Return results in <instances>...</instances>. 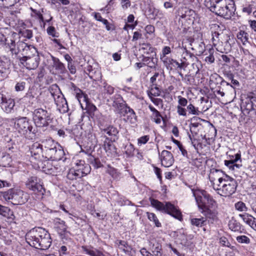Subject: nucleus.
Returning a JSON list of instances; mask_svg holds the SVG:
<instances>
[{"label":"nucleus","mask_w":256,"mask_h":256,"mask_svg":"<svg viewBox=\"0 0 256 256\" xmlns=\"http://www.w3.org/2000/svg\"><path fill=\"white\" fill-rule=\"evenodd\" d=\"M202 196L193 192L199 211L205 216V218H192L190 220L191 224L197 227L204 226L206 222L213 224L216 222L218 218V204L206 192H201Z\"/></svg>","instance_id":"obj_1"},{"label":"nucleus","mask_w":256,"mask_h":256,"mask_svg":"<svg viewBox=\"0 0 256 256\" xmlns=\"http://www.w3.org/2000/svg\"><path fill=\"white\" fill-rule=\"evenodd\" d=\"M28 244L36 248L46 250L51 244L52 240L50 234L42 228H36L28 232L26 236Z\"/></svg>","instance_id":"obj_2"},{"label":"nucleus","mask_w":256,"mask_h":256,"mask_svg":"<svg viewBox=\"0 0 256 256\" xmlns=\"http://www.w3.org/2000/svg\"><path fill=\"white\" fill-rule=\"evenodd\" d=\"M206 6L210 11L227 20L234 16L236 10L232 0H211Z\"/></svg>","instance_id":"obj_3"},{"label":"nucleus","mask_w":256,"mask_h":256,"mask_svg":"<svg viewBox=\"0 0 256 256\" xmlns=\"http://www.w3.org/2000/svg\"><path fill=\"white\" fill-rule=\"evenodd\" d=\"M60 146V144L55 142L52 139L48 138L42 140V144L35 142L30 148V152L32 154L31 161L33 160H41L42 158V154L43 152H47L56 146Z\"/></svg>","instance_id":"obj_4"},{"label":"nucleus","mask_w":256,"mask_h":256,"mask_svg":"<svg viewBox=\"0 0 256 256\" xmlns=\"http://www.w3.org/2000/svg\"><path fill=\"white\" fill-rule=\"evenodd\" d=\"M151 205L158 210L167 213L178 220L182 219L180 212L170 202L164 204L154 198L150 199Z\"/></svg>","instance_id":"obj_5"},{"label":"nucleus","mask_w":256,"mask_h":256,"mask_svg":"<svg viewBox=\"0 0 256 256\" xmlns=\"http://www.w3.org/2000/svg\"><path fill=\"white\" fill-rule=\"evenodd\" d=\"M2 196L6 200L10 201L14 204H22L26 202L28 198V194L20 189H10L2 193Z\"/></svg>","instance_id":"obj_6"},{"label":"nucleus","mask_w":256,"mask_h":256,"mask_svg":"<svg viewBox=\"0 0 256 256\" xmlns=\"http://www.w3.org/2000/svg\"><path fill=\"white\" fill-rule=\"evenodd\" d=\"M225 179L216 188L218 194L224 196H228L234 194L238 186L236 180L233 178L225 176Z\"/></svg>","instance_id":"obj_7"},{"label":"nucleus","mask_w":256,"mask_h":256,"mask_svg":"<svg viewBox=\"0 0 256 256\" xmlns=\"http://www.w3.org/2000/svg\"><path fill=\"white\" fill-rule=\"evenodd\" d=\"M230 40V38L226 30L217 34L214 38H212L213 45L218 51L222 53H227L230 51L231 46L229 42Z\"/></svg>","instance_id":"obj_8"},{"label":"nucleus","mask_w":256,"mask_h":256,"mask_svg":"<svg viewBox=\"0 0 256 256\" xmlns=\"http://www.w3.org/2000/svg\"><path fill=\"white\" fill-rule=\"evenodd\" d=\"M32 119L38 127H46L52 121L51 114L46 110L38 108L34 110L32 112Z\"/></svg>","instance_id":"obj_9"},{"label":"nucleus","mask_w":256,"mask_h":256,"mask_svg":"<svg viewBox=\"0 0 256 256\" xmlns=\"http://www.w3.org/2000/svg\"><path fill=\"white\" fill-rule=\"evenodd\" d=\"M10 124L20 134L23 135L30 133L33 128L26 117L12 119L10 121Z\"/></svg>","instance_id":"obj_10"},{"label":"nucleus","mask_w":256,"mask_h":256,"mask_svg":"<svg viewBox=\"0 0 256 256\" xmlns=\"http://www.w3.org/2000/svg\"><path fill=\"white\" fill-rule=\"evenodd\" d=\"M13 49L14 52H11L12 54L16 55L21 52L23 56H31L38 54L37 49L34 46L22 41H18L16 44L15 42Z\"/></svg>","instance_id":"obj_11"},{"label":"nucleus","mask_w":256,"mask_h":256,"mask_svg":"<svg viewBox=\"0 0 256 256\" xmlns=\"http://www.w3.org/2000/svg\"><path fill=\"white\" fill-rule=\"evenodd\" d=\"M42 158L47 160H60L64 156V152L62 150L61 146H56L55 148H53L50 150H48L47 152H43L42 154Z\"/></svg>","instance_id":"obj_12"},{"label":"nucleus","mask_w":256,"mask_h":256,"mask_svg":"<svg viewBox=\"0 0 256 256\" xmlns=\"http://www.w3.org/2000/svg\"><path fill=\"white\" fill-rule=\"evenodd\" d=\"M40 56L38 54L31 56H22L20 58V62L23 66L28 70H34L38 66Z\"/></svg>","instance_id":"obj_13"},{"label":"nucleus","mask_w":256,"mask_h":256,"mask_svg":"<svg viewBox=\"0 0 256 256\" xmlns=\"http://www.w3.org/2000/svg\"><path fill=\"white\" fill-rule=\"evenodd\" d=\"M43 159L38 160V168H42L44 172L48 174L56 175L60 171V168L56 164H54L52 162L47 160H44Z\"/></svg>","instance_id":"obj_14"},{"label":"nucleus","mask_w":256,"mask_h":256,"mask_svg":"<svg viewBox=\"0 0 256 256\" xmlns=\"http://www.w3.org/2000/svg\"><path fill=\"white\" fill-rule=\"evenodd\" d=\"M26 185L29 190L39 192L41 194H44L45 192L40 180L36 176L28 178L26 182Z\"/></svg>","instance_id":"obj_15"},{"label":"nucleus","mask_w":256,"mask_h":256,"mask_svg":"<svg viewBox=\"0 0 256 256\" xmlns=\"http://www.w3.org/2000/svg\"><path fill=\"white\" fill-rule=\"evenodd\" d=\"M226 175L221 170L212 169L210 170L208 178L214 189L220 186V184L225 179Z\"/></svg>","instance_id":"obj_16"},{"label":"nucleus","mask_w":256,"mask_h":256,"mask_svg":"<svg viewBox=\"0 0 256 256\" xmlns=\"http://www.w3.org/2000/svg\"><path fill=\"white\" fill-rule=\"evenodd\" d=\"M51 94L59 110L62 113L68 112V103L63 94L59 90L51 93Z\"/></svg>","instance_id":"obj_17"},{"label":"nucleus","mask_w":256,"mask_h":256,"mask_svg":"<svg viewBox=\"0 0 256 256\" xmlns=\"http://www.w3.org/2000/svg\"><path fill=\"white\" fill-rule=\"evenodd\" d=\"M119 112L123 114L124 120L131 124H134L136 122V116L134 110L128 106L124 104L120 105Z\"/></svg>","instance_id":"obj_18"},{"label":"nucleus","mask_w":256,"mask_h":256,"mask_svg":"<svg viewBox=\"0 0 256 256\" xmlns=\"http://www.w3.org/2000/svg\"><path fill=\"white\" fill-rule=\"evenodd\" d=\"M14 106L15 102L14 99L7 98L0 92V106L4 112L7 113L10 112Z\"/></svg>","instance_id":"obj_19"},{"label":"nucleus","mask_w":256,"mask_h":256,"mask_svg":"<svg viewBox=\"0 0 256 256\" xmlns=\"http://www.w3.org/2000/svg\"><path fill=\"white\" fill-rule=\"evenodd\" d=\"M16 42L12 36L6 37L3 34L0 32V44L5 46L6 48H8L10 51L14 52L13 46Z\"/></svg>","instance_id":"obj_20"},{"label":"nucleus","mask_w":256,"mask_h":256,"mask_svg":"<svg viewBox=\"0 0 256 256\" xmlns=\"http://www.w3.org/2000/svg\"><path fill=\"white\" fill-rule=\"evenodd\" d=\"M162 164L165 167L171 166L174 162L172 154L170 152L164 150L160 155Z\"/></svg>","instance_id":"obj_21"},{"label":"nucleus","mask_w":256,"mask_h":256,"mask_svg":"<svg viewBox=\"0 0 256 256\" xmlns=\"http://www.w3.org/2000/svg\"><path fill=\"white\" fill-rule=\"evenodd\" d=\"M164 65L168 70H172L173 68H179L182 69L184 68V62H178L175 60L168 58L162 61Z\"/></svg>","instance_id":"obj_22"},{"label":"nucleus","mask_w":256,"mask_h":256,"mask_svg":"<svg viewBox=\"0 0 256 256\" xmlns=\"http://www.w3.org/2000/svg\"><path fill=\"white\" fill-rule=\"evenodd\" d=\"M239 216L241 218L243 222L252 229L256 231V218L252 215L245 212L244 214H240Z\"/></svg>","instance_id":"obj_23"},{"label":"nucleus","mask_w":256,"mask_h":256,"mask_svg":"<svg viewBox=\"0 0 256 256\" xmlns=\"http://www.w3.org/2000/svg\"><path fill=\"white\" fill-rule=\"evenodd\" d=\"M76 166L74 168L78 172H82V177L88 174L90 172V166L88 164H85L84 160H77L75 163Z\"/></svg>","instance_id":"obj_24"},{"label":"nucleus","mask_w":256,"mask_h":256,"mask_svg":"<svg viewBox=\"0 0 256 256\" xmlns=\"http://www.w3.org/2000/svg\"><path fill=\"white\" fill-rule=\"evenodd\" d=\"M108 138L104 142V148L108 156L116 157L118 155L116 148L112 142L107 141Z\"/></svg>","instance_id":"obj_25"},{"label":"nucleus","mask_w":256,"mask_h":256,"mask_svg":"<svg viewBox=\"0 0 256 256\" xmlns=\"http://www.w3.org/2000/svg\"><path fill=\"white\" fill-rule=\"evenodd\" d=\"M237 38L239 42L246 48H248L251 46V44L249 41V34L245 31L240 30L237 34Z\"/></svg>","instance_id":"obj_26"},{"label":"nucleus","mask_w":256,"mask_h":256,"mask_svg":"<svg viewBox=\"0 0 256 256\" xmlns=\"http://www.w3.org/2000/svg\"><path fill=\"white\" fill-rule=\"evenodd\" d=\"M82 248L86 254L90 256H104L102 252L92 246H83Z\"/></svg>","instance_id":"obj_27"},{"label":"nucleus","mask_w":256,"mask_h":256,"mask_svg":"<svg viewBox=\"0 0 256 256\" xmlns=\"http://www.w3.org/2000/svg\"><path fill=\"white\" fill-rule=\"evenodd\" d=\"M210 30L212 32V38H214L217 34L224 32L225 26L221 24H212L210 25Z\"/></svg>","instance_id":"obj_28"},{"label":"nucleus","mask_w":256,"mask_h":256,"mask_svg":"<svg viewBox=\"0 0 256 256\" xmlns=\"http://www.w3.org/2000/svg\"><path fill=\"white\" fill-rule=\"evenodd\" d=\"M240 158V154H235V158L233 160H224V164L226 166L232 170H234V167L239 168L240 166L238 164H235L238 160Z\"/></svg>","instance_id":"obj_29"},{"label":"nucleus","mask_w":256,"mask_h":256,"mask_svg":"<svg viewBox=\"0 0 256 256\" xmlns=\"http://www.w3.org/2000/svg\"><path fill=\"white\" fill-rule=\"evenodd\" d=\"M193 46L192 49L196 51L198 55L202 54L205 50V44L202 42H195Z\"/></svg>","instance_id":"obj_30"},{"label":"nucleus","mask_w":256,"mask_h":256,"mask_svg":"<svg viewBox=\"0 0 256 256\" xmlns=\"http://www.w3.org/2000/svg\"><path fill=\"white\" fill-rule=\"evenodd\" d=\"M55 224L58 233L61 236L67 232V226H66L64 221L58 219V221L56 222Z\"/></svg>","instance_id":"obj_31"},{"label":"nucleus","mask_w":256,"mask_h":256,"mask_svg":"<svg viewBox=\"0 0 256 256\" xmlns=\"http://www.w3.org/2000/svg\"><path fill=\"white\" fill-rule=\"evenodd\" d=\"M148 108L152 113V117L153 118L154 121L158 124H160L162 118V116L160 112L151 105H149Z\"/></svg>","instance_id":"obj_32"},{"label":"nucleus","mask_w":256,"mask_h":256,"mask_svg":"<svg viewBox=\"0 0 256 256\" xmlns=\"http://www.w3.org/2000/svg\"><path fill=\"white\" fill-rule=\"evenodd\" d=\"M102 134H107L110 137L116 136L118 133L117 128L112 126H110L106 128L101 130Z\"/></svg>","instance_id":"obj_33"},{"label":"nucleus","mask_w":256,"mask_h":256,"mask_svg":"<svg viewBox=\"0 0 256 256\" xmlns=\"http://www.w3.org/2000/svg\"><path fill=\"white\" fill-rule=\"evenodd\" d=\"M82 172H78V170H76L74 168L69 170L67 174V178L70 180H76L78 178H80L82 177Z\"/></svg>","instance_id":"obj_34"},{"label":"nucleus","mask_w":256,"mask_h":256,"mask_svg":"<svg viewBox=\"0 0 256 256\" xmlns=\"http://www.w3.org/2000/svg\"><path fill=\"white\" fill-rule=\"evenodd\" d=\"M102 82V84L100 86V88L102 92L108 94H112L114 93V88L112 86L108 84L106 82Z\"/></svg>","instance_id":"obj_35"},{"label":"nucleus","mask_w":256,"mask_h":256,"mask_svg":"<svg viewBox=\"0 0 256 256\" xmlns=\"http://www.w3.org/2000/svg\"><path fill=\"white\" fill-rule=\"evenodd\" d=\"M52 60L54 61V67L55 68L56 70H58L60 73H64L65 70L64 64L58 58L53 57Z\"/></svg>","instance_id":"obj_36"},{"label":"nucleus","mask_w":256,"mask_h":256,"mask_svg":"<svg viewBox=\"0 0 256 256\" xmlns=\"http://www.w3.org/2000/svg\"><path fill=\"white\" fill-rule=\"evenodd\" d=\"M20 0H0V6L4 8H8L14 6Z\"/></svg>","instance_id":"obj_37"},{"label":"nucleus","mask_w":256,"mask_h":256,"mask_svg":"<svg viewBox=\"0 0 256 256\" xmlns=\"http://www.w3.org/2000/svg\"><path fill=\"white\" fill-rule=\"evenodd\" d=\"M146 216H148V219L150 221L154 222L156 226H161L162 225L160 222H159L158 218H157L156 216L154 213L147 212Z\"/></svg>","instance_id":"obj_38"},{"label":"nucleus","mask_w":256,"mask_h":256,"mask_svg":"<svg viewBox=\"0 0 256 256\" xmlns=\"http://www.w3.org/2000/svg\"><path fill=\"white\" fill-rule=\"evenodd\" d=\"M74 90L76 92V98L78 99V100L80 104H82L81 102L82 100L84 101V102L86 100V96L83 94L82 91L79 88H75Z\"/></svg>","instance_id":"obj_39"},{"label":"nucleus","mask_w":256,"mask_h":256,"mask_svg":"<svg viewBox=\"0 0 256 256\" xmlns=\"http://www.w3.org/2000/svg\"><path fill=\"white\" fill-rule=\"evenodd\" d=\"M171 52V48L170 46H164L162 51V54H160V59L162 61L168 58L166 55Z\"/></svg>","instance_id":"obj_40"},{"label":"nucleus","mask_w":256,"mask_h":256,"mask_svg":"<svg viewBox=\"0 0 256 256\" xmlns=\"http://www.w3.org/2000/svg\"><path fill=\"white\" fill-rule=\"evenodd\" d=\"M228 227L230 230L234 232L238 231L240 229V224L234 220H232L229 222Z\"/></svg>","instance_id":"obj_41"},{"label":"nucleus","mask_w":256,"mask_h":256,"mask_svg":"<svg viewBox=\"0 0 256 256\" xmlns=\"http://www.w3.org/2000/svg\"><path fill=\"white\" fill-rule=\"evenodd\" d=\"M134 146L132 144H128L126 145L124 147V152L128 156L130 157L134 155Z\"/></svg>","instance_id":"obj_42"},{"label":"nucleus","mask_w":256,"mask_h":256,"mask_svg":"<svg viewBox=\"0 0 256 256\" xmlns=\"http://www.w3.org/2000/svg\"><path fill=\"white\" fill-rule=\"evenodd\" d=\"M235 208L240 212H246L248 208L246 206L245 204L241 201L238 202L235 204Z\"/></svg>","instance_id":"obj_43"},{"label":"nucleus","mask_w":256,"mask_h":256,"mask_svg":"<svg viewBox=\"0 0 256 256\" xmlns=\"http://www.w3.org/2000/svg\"><path fill=\"white\" fill-rule=\"evenodd\" d=\"M200 126L198 122H192L190 123V131L194 136V135H196L198 133V128Z\"/></svg>","instance_id":"obj_44"},{"label":"nucleus","mask_w":256,"mask_h":256,"mask_svg":"<svg viewBox=\"0 0 256 256\" xmlns=\"http://www.w3.org/2000/svg\"><path fill=\"white\" fill-rule=\"evenodd\" d=\"M187 109L188 110L190 114L194 115H199L201 114V112L198 110V108H196L191 104L188 106Z\"/></svg>","instance_id":"obj_45"},{"label":"nucleus","mask_w":256,"mask_h":256,"mask_svg":"<svg viewBox=\"0 0 256 256\" xmlns=\"http://www.w3.org/2000/svg\"><path fill=\"white\" fill-rule=\"evenodd\" d=\"M246 106L244 110L247 114H249L250 111L254 110V104L250 100H248V102H246Z\"/></svg>","instance_id":"obj_46"},{"label":"nucleus","mask_w":256,"mask_h":256,"mask_svg":"<svg viewBox=\"0 0 256 256\" xmlns=\"http://www.w3.org/2000/svg\"><path fill=\"white\" fill-rule=\"evenodd\" d=\"M36 96L32 90H29L24 96L25 100H28L29 102H33V100L35 99Z\"/></svg>","instance_id":"obj_47"},{"label":"nucleus","mask_w":256,"mask_h":256,"mask_svg":"<svg viewBox=\"0 0 256 256\" xmlns=\"http://www.w3.org/2000/svg\"><path fill=\"white\" fill-rule=\"evenodd\" d=\"M237 241L240 243L249 244L250 238L246 236H240L236 237Z\"/></svg>","instance_id":"obj_48"},{"label":"nucleus","mask_w":256,"mask_h":256,"mask_svg":"<svg viewBox=\"0 0 256 256\" xmlns=\"http://www.w3.org/2000/svg\"><path fill=\"white\" fill-rule=\"evenodd\" d=\"M150 136H142L138 140V145H142L146 144L149 140Z\"/></svg>","instance_id":"obj_49"},{"label":"nucleus","mask_w":256,"mask_h":256,"mask_svg":"<svg viewBox=\"0 0 256 256\" xmlns=\"http://www.w3.org/2000/svg\"><path fill=\"white\" fill-rule=\"evenodd\" d=\"M6 68V63L0 58V77L3 78L4 70Z\"/></svg>","instance_id":"obj_50"},{"label":"nucleus","mask_w":256,"mask_h":256,"mask_svg":"<svg viewBox=\"0 0 256 256\" xmlns=\"http://www.w3.org/2000/svg\"><path fill=\"white\" fill-rule=\"evenodd\" d=\"M178 106H185L188 104V100H187L183 98L181 96H178Z\"/></svg>","instance_id":"obj_51"},{"label":"nucleus","mask_w":256,"mask_h":256,"mask_svg":"<svg viewBox=\"0 0 256 256\" xmlns=\"http://www.w3.org/2000/svg\"><path fill=\"white\" fill-rule=\"evenodd\" d=\"M25 82H18L15 86V90L16 92L22 91L25 88Z\"/></svg>","instance_id":"obj_52"},{"label":"nucleus","mask_w":256,"mask_h":256,"mask_svg":"<svg viewBox=\"0 0 256 256\" xmlns=\"http://www.w3.org/2000/svg\"><path fill=\"white\" fill-rule=\"evenodd\" d=\"M177 112L180 116H186V110L185 108L180 106H178L176 107Z\"/></svg>","instance_id":"obj_53"},{"label":"nucleus","mask_w":256,"mask_h":256,"mask_svg":"<svg viewBox=\"0 0 256 256\" xmlns=\"http://www.w3.org/2000/svg\"><path fill=\"white\" fill-rule=\"evenodd\" d=\"M46 30L49 35L53 37H58V36L56 34L55 28L54 26H50L48 27Z\"/></svg>","instance_id":"obj_54"},{"label":"nucleus","mask_w":256,"mask_h":256,"mask_svg":"<svg viewBox=\"0 0 256 256\" xmlns=\"http://www.w3.org/2000/svg\"><path fill=\"white\" fill-rule=\"evenodd\" d=\"M120 4L122 9L124 10L130 7L131 5V3L130 0H121Z\"/></svg>","instance_id":"obj_55"},{"label":"nucleus","mask_w":256,"mask_h":256,"mask_svg":"<svg viewBox=\"0 0 256 256\" xmlns=\"http://www.w3.org/2000/svg\"><path fill=\"white\" fill-rule=\"evenodd\" d=\"M30 10L38 16V18L40 20V21H44L43 16L40 11H38L37 10L33 8L32 7L30 8Z\"/></svg>","instance_id":"obj_56"},{"label":"nucleus","mask_w":256,"mask_h":256,"mask_svg":"<svg viewBox=\"0 0 256 256\" xmlns=\"http://www.w3.org/2000/svg\"><path fill=\"white\" fill-rule=\"evenodd\" d=\"M22 36L25 38L30 39L32 36V32L31 30H24L22 32Z\"/></svg>","instance_id":"obj_57"},{"label":"nucleus","mask_w":256,"mask_h":256,"mask_svg":"<svg viewBox=\"0 0 256 256\" xmlns=\"http://www.w3.org/2000/svg\"><path fill=\"white\" fill-rule=\"evenodd\" d=\"M10 211V209L6 206H2L0 204V214L4 216H6L8 212Z\"/></svg>","instance_id":"obj_58"},{"label":"nucleus","mask_w":256,"mask_h":256,"mask_svg":"<svg viewBox=\"0 0 256 256\" xmlns=\"http://www.w3.org/2000/svg\"><path fill=\"white\" fill-rule=\"evenodd\" d=\"M145 30L148 34H152L154 32V27L152 25H148L145 28Z\"/></svg>","instance_id":"obj_59"},{"label":"nucleus","mask_w":256,"mask_h":256,"mask_svg":"<svg viewBox=\"0 0 256 256\" xmlns=\"http://www.w3.org/2000/svg\"><path fill=\"white\" fill-rule=\"evenodd\" d=\"M142 34L138 32H135L134 33V35L132 36V41H136L138 39L140 38H142Z\"/></svg>","instance_id":"obj_60"},{"label":"nucleus","mask_w":256,"mask_h":256,"mask_svg":"<svg viewBox=\"0 0 256 256\" xmlns=\"http://www.w3.org/2000/svg\"><path fill=\"white\" fill-rule=\"evenodd\" d=\"M161 248L158 246H156L155 249L153 250V252L156 256H162L161 252Z\"/></svg>","instance_id":"obj_61"},{"label":"nucleus","mask_w":256,"mask_h":256,"mask_svg":"<svg viewBox=\"0 0 256 256\" xmlns=\"http://www.w3.org/2000/svg\"><path fill=\"white\" fill-rule=\"evenodd\" d=\"M220 242L223 246H228L229 242L225 237H222L220 240Z\"/></svg>","instance_id":"obj_62"},{"label":"nucleus","mask_w":256,"mask_h":256,"mask_svg":"<svg viewBox=\"0 0 256 256\" xmlns=\"http://www.w3.org/2000/svg\"><path fill=\"white\" fill-rule=\"evenodd\" d=\"M205 60L206 62H208L210 64L212 63L214 61V58L212 54H210L206 56L205 58Z\"/></svg>","instance_id":"obj_63"},{"label":"nucleus","mask_w":256,"mask_h":256,"mask_svg":"<svg viewBox=\"0 0 256 256\" xmlns=\"http://www.w3.org/2000/svg\"><path fill=\"white\" fill-rule=\"evenodd\" d=\"M140 252L143 256H153L150 252L147 251L145 248L140 250Z\"/></svg>","instance_id":"obj_64"}]
</instances>
